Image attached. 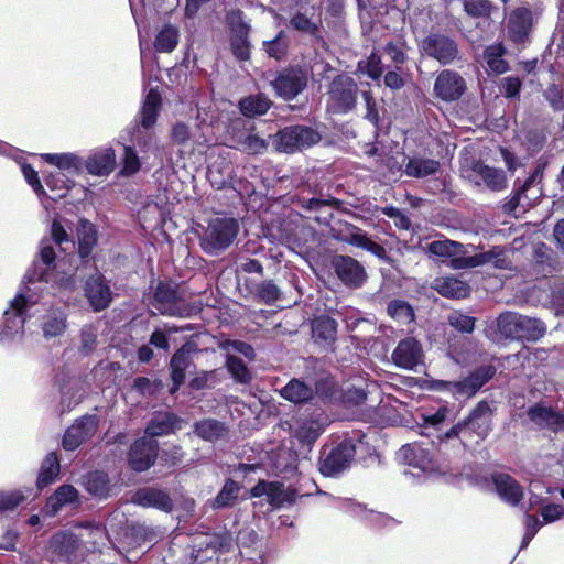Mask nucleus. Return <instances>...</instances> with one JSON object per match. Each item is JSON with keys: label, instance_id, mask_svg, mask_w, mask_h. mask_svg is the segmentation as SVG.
<instances>
[{"label": "nucleus", "instance_id": "1", "mask_svg": "<svg viewBox=\"0 0 564 564\" xmlns=\"http://www.w3.org/2000/svg\"><path fill=\"white\" fill-rule=\"evenodd\" d=\"M152 295L149 303L162 315L174 317H191L202 310L200 302H187L180 283L172 279L151 281Z\"/></svg>", "mask_w": 564, "mask_h": 564}, {"label": "nucleus", "instance_id": "2", "mask_svg": "<svg viewBox=\"0 0 564 564\" xmlns=\"http://www.w3.org/2000/svg\"><path fill=\"white\" fill-rule=\"evenodd\" d=\"M497 373L492 364L481 365L468 372L460 380H427L425 388L430 391L447 392L455 400H468L475 397Z\"/></svg>", "mask_w": 564, "mask_h": 564}, {"label": "nucleus", "instance_id": "3", "mask_svg": "<svg viewBox=\"0 0 564 564\" xmlns=\"http://www.w3.org/2000/svg\"><path fill=\"white\" fill-rule=\"evenodd\" d=\"M499 334L508 339L539 340L546 332L541 319L514 312H505L497 318Z\"/></svg>", "mask_w": 564, "mask_h": 564}, {"label": "nucleus", "instance_id": "4", "mask_svg": "<svg viewBox=\"0 0 564 564\" xmlns=\"http://www.w3.org/2000/svg\"><path fill=\"white\" fill-rule=\"evenodd\" d=\"M357 453L356 441L346 437L325 445L321 451L318 470L325 477H336L350 467Z\"/></svg>", "mask_w": 564, "mask_h": 564}, {"label": "nucleus", "instance_id": "5", "mask_svg": "<svg viewBox=\"0 0 564 564\" xmlns=\"http://www.w3.org/2000/svg\"><path fill=\"white\" fill-rule=\"evenodd\" d=\"M359 87L347 74L336 75L328 85L327 111L333 115H347L357 107Z\"/></svg>", "mask_w": 564, "mask_h": 564}, {"label": "nucleus", "instance_id": "6", "mask_svg": "<svg viewBox=\"0 0 564 564\" xmlns=\"http://www.w3.org/2000/svg\"><path fill=\"white\" fill-rule=\"evenodd\" d=\"M308 78V69L304 65L290 64L274 73L270 86L278 98L292 101L307 88Z\"/></svg>", "mask_w": 564, "mask_h": 564}, {"label": "nucleus", "instance_id": "7", "mask_svg": "<svg viewBox=\"0 0 564 564\" xmlns=\"http://www.w3.org/2000/svg\"><path fill=\"white\" fill-rule=\"evenodd\" d=\"M239 224L235 218H215L200 238L202 249L210 256L225 251L236 239Z\"/></svg>", "mask_w": 564, "mask_h": 564}, {"label": "nucleus", "instance_id": "8", "mask_svg": "<svg viewBox=\"0 0 564 564\" xmlns=\"http://www.w3.org/2000/svg\"><path fill=\"white\" fill-rule=\"evenodd\" d=\"M322 140L317 129L304 124H293L280 129L273 137L276 150L283 153H294L312 148Z\"/></svg>", "mask_w": 564, "mask_h": 564}, {"label": "nucleus", "instance_id": "9", "mask_svg": "<svg viewBox=\"0 0 564 564\" xmlns=\"http://www.w3.org/2000/svg\"><path fill=\"white\" fill-rule=\"evenodd\" d=\"M421 53L447 66L460 59L459 44L454 36L443 32L427 34L420 44Z\"/></svg>", "mask_w": 564, "mask_h": 564}, {"label": "nucleus", "instance_id": "10", "mask_svg": "<svg viewBox=\"0 0 564 564\" xmlns=\"http://www.w3.org/2000/svg\"><path fill=\"white\" fill-rule=\"evenodd\" d=\"M535 20V13L528 3L511 9L507 17L508 41L517 46H524L530 42Z\"/></svg>", "mask_w": 564, "mask_h": 564}, {"label": "nucleus", "instance_id": "11", "mask_svg": "<svg viewBox=\"0 0 564 564\" xmlns=\"http://www.w3.org/2000/svg\"><path fill=\"white\" fill-rule=\"evenodd\" d=\"M230 31L229 44L235 58L247 62L251 57V43L249 41L250 25L243 21V12L234 10L227 15Z\"/></svg>", "mask_w": 564, "mask_h": 564}, {"label": "nucleus", "instance_id": "12", "mask_svg": "<svg viewBox=\"0 0 564 564\" xmlns=\"http://www.w3.org/2000/svg\"><path fill=\"white\" fill-rule=\"evenodd\" d=\"M329 264L336 278L348 289H360L368 279L365 267L350 256L334 254Z\"/></svg>", "mask_w": 564, "mask_h": 564}, {"label": "nucleus", "instance_id": "13", "mask_svg": "<svg viewBox=\"0 0 564 564\" xmlns=\"http://www.w3.org/2000/svg\"><path fill=\"white\" fill-rule=\"evenodd\" d=\"M198 351L197 344L192 340L185 341L172 355L169 364L170 378L172 386L169 389L170 394H175L184 384L186 370L194 367L193 355Z\"/></svg>", "mask_w": 564, "mask_h": 564}, {"label": "nucleus", "instance_id": "14", "mask_svg": "<svg viewBox=\"0 0 564 564\" xmlns=\"http://www.w3.org/2000/svg\"><path fill=\"white\" fill-rule=\"evenodd\" d=\"M159 457V443L154 438H137L128 451V465L137 473L149 470Z\"/></svg>", "mask_w": 564, "mask_h": 564}, {"label": "nucleus", "instance_id": "15", "mask_svg": "<svg viewBox=\"0 0 564 564\" xmlns=\"http://www.w3.org/2000/svg\"><path fill=\"white\" fill-rule=\"evenodd\" d=\"M467 90L465 78L456 70L443 69L434 80V97L444 101L453 102L459 100Z\"/></svg>", "mask_w": 564, "mask_h": 564}, {"label": "nucleus", "instance_id": "16", "mask_svg": "<svg viewBox=\"0 0 564 564\" xmlns=\"http://www.w3.org/2000/svg\"><path fill=\"white\" fill-rule=\"evenodd\" d=\"M99 419L96 414H86L75 420L64 433L62 446L65 451H75L97 432Z\"/></svg>", "mask_w": 564, "mask_h": 564}, {"label": "nucleus", "instance_id": "17", "mask_svg": "<svg viewBox=\"0 0 564 564\" xmlns=\"http://www.w3.org/2000/svg\"><path fill=\"white\" fill-rule=\"evenodd\" d=\"M84 295L95 313L108 308L112 302V291L102 274L87 278L84 284Z\"/></svg>", "mask_w": 564, "mask_h": 564}, {"label": "nucleus", "instance_id": "18", "mask_svg": "<svg viewBox=\"0 0 564 564\" xmlns=\"http://www.w3.org/2000/svg\"><path fill=\"white\" fill-rule=\"evenodd\" d=\"M391 359L398 368L413 370L423 359L421 343L414 337L401 339L393 349Z\"/></svg>", "mask_w": 564, "mask_h": 564}, {"label": "nucleus", "instance_id": "19", "mask_svg": "<svg viewBox=\"0 0 564 564\" xmlns=\"http://www.w3.org/2000/svg\"><path fill=\"white\" fill-rule=\"evenodd\" d=\"M131 502L142 508H153L171 512L174 502L167 490L156 487H140L131 496Z\"/></svg>", "mask_w": 564, "mask_h": 564}, {"label": "nucleus", "instance_id": "20", "mask_svg": "<svg viewBox=\"0 0 564 564\" xmlns=\"http://www.w3.org/2000/svg\"><path fill=\"white\" fill-rule=\"evenodd\" d=\"M529 420L540 429H549L553 432L564 431V413L554 410L543 403H534L527 410Z\"/></svg>", "mask_w": 564, "mask_h": 564}, {"label": "nucleus", "instance_id": "21", "mask_svg": "<svg viewBox=\"0 0 564 564\" xmlns=\"http://www.w3.org/2000/svg\"><path fill=\"white\" fill-rule=\"evenodd\" d=\"M494 411L486 400L479 401L464 419L466 429H469L481 440H485L492 430Z\"/></svg>", "mask_w": 564, "mask_h": 564}, {"label": "nucleus", "instance_id": "22", "mask_svg": "<svg viewBox=\"0 0 564 564\" xmlns=\"http://www.w3.org/2000/svg\"><path fill=\"white\" fill-rule=\"evenodd\" d=\"M185 421L171 411H156L145 426L148 437L164 436L183 427Z\"/></svg>", "mask_w": 564, "mask_h": 564}, {"label": "nucleus", "instance_id": "23", "mask_svg": "<svg viewBox=\"0 0 564 564\" xmlns=\"http://www.w3.org/2000/svg\"><path fill=\"white\" fill-rule=\"evenodd\" d=\"M499 497L511 506H518L523 499V488L520 482L507 473L495 471L490 476Z\"/></svg>", "mask_w": 564, "mask_h": 564}, {"label": "nucleus", "instance_id": "24", "mask_svg": "<svg viewBox=\"0 0 564 564\" xmlns=\"http://www.w3.org/2000/svg\"><path fill=\"white\" fill-rule=\"evenodd\" d=\"M399 454L406 465L422 471L433 470L435 467L431 451L429 448H424L419 443H409L403 445L400 448Z\"/></svg>", "mask_w": 564, "mask_h": 564}, {"label": "nucleus", "instance_id": "25", "mask_svg": "<svg viewBox=\"0 0 564 564\" xmlns=\"http://www.w3.org/2000/svg\"><path fill=\"white\" fill-rule=\"evenodd\" d=\"M193 433L205 442L217 443L228 438L229 429L225 422L206 417L194 422Z\"/></svg>", "mask_w": 564, "mask_h": 564}, {"label": "nucleus", "instance_id": "26", "mask_svg": "<svg viewBox=\"0 0 564 564\" xmlns=\"http://www.w3.org/2000/svg\"><path fill=\"white\" fill-rule=\"evenodd\" d=\"M252 498L267 496V500L273 508H280L288 501L284 484L281 481H268L260 479L251 489Z\"/></svg>", "mask_w": 564, "mask_h": 564}, {"label": "nucleus", "instance_id": "27", "mask_svg": "<svg viewBox=\"0 0 564 564\" xmlns=\"http://www.w3.org/2000/svg\"><path fill=\"white\" fill-rule=\"evenodd\" d=\"M338 323L329 315H319L312 322V336L318 345L329 347L337 339Z\"/></svg>", "mask_w": 564, "mask_h": 564}, {"label": "nucleus", "instance_id": "28", "mask_svg": "<svg viewBox=\"0 0 564 564\" xmlns=\"http://www.w3.org/2000/svg\"><path fill=\"white\" fill-rule=\"evenodd\" d=\"M433 289L447 299H466L470 295V285L456 276H441L433 282Z\"/></svg>", "mask_w": 564, "mask_h": 564}, {"label": "nucleus", "instance_id": "29", "mask_svg": "<svg viewBox=\"0 0 564 564\" xmlns=\"http://www.w3.org/2000/svg\"><path fill=\"white\" fill-rule=\"evenodd\" d=\"M162 108V96L158 88H150L140 108V124L143 129H152Z\"/></svg>", "mask_w": 564, "mask_h": 564}, {"label": "nucleus", "instance_id": "30", "mask_svg": "<svg viewBox=\"0 0 564 564\" xmlns=\"http://www.w3.org/2000/svg\"><path fill=\"white\" fill-rule=\"evenodd\" d=\"M471 171L476 173L484 184L492 192H500L507 187V175L501 169L489 166L482 161H474Z\"/></svg>", "mask_w": 564, "mask_h": 564}, {"label": "nucleus", "instance_id": "31", "mask_svg": "<svg viewBox=\"0 0 564 564\" xmlns=\"http://www.w3.org/2000/svg\"><path fill=\"white\" fill-rule=\"evenodd\" d=\"M86 170L91 175L107 176L116 167V154L112 148L94 153L85 162Z\"/></svg>", "mask_w": 564, "mask_h": 564}, {"label": "nucleus", "instance_id": "32", "mask_svg": "<svg viewBox=\"0 0 564 564\" xmlns=\"http://www.w3.org/2000/svg\"><path fill=\"white\" fill-rule=\"evenodd\" d=\"M544 163H539L525 181L514 189L510 198L503 204V210L508 214L514 213L520 205L522 196L535 183H540L544 174Z\"/></svg>", "mask_w": 564, "mask_h": 564}, {"label": "nucleus", "instance_id": "33", "mask_svg": "<svg viewBox=\"0 0 564 564\" xmlns=\"http://www.w3.org/2000/svg\"><path fill=\"white\" fill-rule=\"evenodd\" d=\"M345 241L351 246L361 248L379 259L387 258L386 248L373 241L366 232L356 226H351V231L345 237Z\"/></svg>", "mask_w": 564, "mask_h": 564}, {"label": "nucleus", "instance_id": "34", "mask_svg": "<svg viewBox=\"0 0 564 564\" xmlns=\"http://www.w3.org/2000/svg\"><path fill=\"white\" fill-rule=\"evenodd\" d=\"M77 239L78 256L85 260L89 258L98 241V234L95 225L87 219H82L77 228Z\"/></svg>", "mask_w": 564, "mask_h": 564}, {"label": "nucleus", "instance_id": "35", "mask_svg": "<svg viewBox=\"0 0 564 564\" xmlns=\"http://www.w3.org/2000/svg\"><path fill=\"white\" fill-rule=\"evenodd\" d=\"M273 102L263 93L249 95L239 101L240 112L248 118L263 116L271 108Z\"/></svg>", "mask_w": 564, "mask_h": 564}, {"label": "nucleus", "instance_id": "36", "mask_svg": "<svg viewBox=\"0 0 564 564\" xmlns=\"http://www.w3.org/2000/svg\"><path fill=\"white\" fill-rule=\"evenodd\" d=\"M61 473V465L58 456L55 452H50L46 454L44 459L42 460L37 479L36 487L39 490H43L45 487L55 482Z\"/></svg>", "mask_w": 564, "mask_h": 564}, {"label": "nucleus", "instance_id": "37", "mask_svg": "<svg viewBox=\"0 0 564 564\" xmlns=\"http://www.w3.org/2000/svg\"><path fill=\"white\" fill-rule=\"evenodd\" d=\"M82 484L86 491L94 497L102 499L109 496L110 479L105 471H89L83 477Z\"/></svg>", "mask_w": 564, "mask_h": 564}, {"label": "nucleus", "instance_id": "38", "mask_svg": "<svg viewBox=\"0 0 564 564\" xmlns=\"http://www.w3.org/2000/svg\"><path fill=\"white\" fill-rule=\"evenodd\" d=\"M280 394L283 399L290 402L302 404L313 399L314 391L312 387L305 382L299 379H292L281 389Z\"/></svg>", "mask_w": 564, "mask_h": 564}, {"label": "nucleus", "instance_id": "39", "mask_svg": "<svg viewBox=\"0 0 564 564\" xmlns=\"http://www.w3.org/2000/svg\"><path fill=\"white\" fill-rule=\"evenodd\" d=\"M507 48L502 42L488 45L484 51V58L487 66L497 75L507 73L510 69L509 63L503 59Z\"/></svg>", "mask_w": 564, "mask_h": 564}, {"label": "nucleus", "instance_id": "40", "mask_svg": "<svg viewBox=\"0 0 564 564\" xmlns=\"http://www.w3.org/2000/svg\"><path fill=\"white\" fill-rule=\"evenodd\" d=\"M242 486L231 478H226L221 489L212 501L214 509L234 507L239 498Z\"/></svg>", "mask_w": 564, "mask_h": 564}, {"label": "nucleus", "instance_id": "41", "mask_svg": "<svg viewBox=\"0 0 564 564\" xmlns=\"http://www.w3.org/2000/svg\"><path fill=\"white\" fill-rule=\"evenodd\" d=\"M290 26L295 31L312 36L316 42H324L321 22H316L303 12H295L290 19Z\"/></svg>", "mask_w": 564, "mask_h": 564}, {"label": "nucleus", "instance_id": "42", "mask_svg": "<svg viewBox=\"0 0 564 564\" xmlns=\"http://www.w3.org/2000/svg\"><path fill=\"white\" fill-rule=\"evenodd\" d=\"M440 162L433 159L412 158L405 164L404 173L411 177H425L440 170Z\"/></svg>", "mask_w": 564, "mask_h": 564}, {"label": "nucleus", "instance_id": "43", "mask_svg": "<svg viewBox=\"0 0 564 564\" xmlns=\"http://www.w3.org/2000/svg\"><path fill=\"white\" fill-rule=\"evenodd\" d=\"M78 490L73 485L64 484L47 499V506L56 513L64 506L78 502Z\"/></svg>", "mask_w": 564, "mask_h": 564}, {"label": "nucleus", "instance_id": "44", "mask_svg": "<svg viewBox=\"0 0 564 564\" xmlns=\"http://www.w3.org/2000/svg\"><path fill=\"white\" fill-rule=\"evenodd\" d=\"M387 313L401 325H409L415 319V313L412 305L400 299H393L388 303Z\"/></svg>", "mask_w": 564, "mask_h": 564}, {"label": "nucleus", "instance_id": "45", "mask_svg": "<svg viewBox=\"0 0 564 564\" xmlns=\"http://www.w3.org/2000/svg\"><path fill=\"white\" fill-rule=\"evenodd\" d=\"M262 46L270 58L280 62L286 57L290 42L284 30H280L272 40L264 41Z\"/></svg>", "mask_w": 564, "mask_h": 564}, {"label": "nucleus", "instance_id": "46", "mask_svg": "<svg viewBox=\"0 0 564 564\" xmlns=\"http://www.w3.org/2000/svg\"><path fill=\"white\" fill-rule=\"evenodd\" d=\"M503 256V250L499 247H495L491 250L475 254L467 258H455L453 259V267L460 268H474L485 263L494 262L495 258Z\"/></svg>", "mask_w": 564, "mask_h": 564}, {"label": "nucleus", "instance_id": "47", "mask_svg": "<svg viewBox=\"0 0 564 564\" xmlns=\"http://www.w3.org/2000/svg\"><path fill=\"white\" fill-rule=\"evenodd\" d=\"M178 44V31L171 24L164 28L156 34L154 40V48L159 53H171Z\"/></svg>", "mask_w": 564, "mask_h": 564}, {"label": "nucleus", "instance_id": "48", "mask_svg": "<svg viewBox=\"0 0 564 564\" xmlns=\"http://www.w3.org/2000/svg\"><path fill=\"white\" fill-rule=\"evenodd\" d=\"M226 368L237 383L249 384L252 381V375L241 358L227 355Z\"/></svg>", "mask_w": 564, "mask_h": 564}, {"label": "nucleus", "instance_id": "49", "mask_svg": "<svg viewBox=\"0 0 564 564\" xmlns=\"http://www.w3.org/2000/svg\"><path fill=\"white\" fill-rule=\"evenodd\" d=\"M463 9L473 19H489L497 7L491 0H464Z\"/></svg>", "mask_w": 564, "mask_h": 564}, {"label": "nucleus", "instance_id": "50", "mask_svg": "<svg viewBox=\"0 0 564 564\" xmlns=\"http://www.w3.org/2000/svg\"><path fill=\"white\" fill-rule=\"evenodd\" d=\"M126 536L133 545H142L151 542L155 538V531L151 525L145 523L134 522L127 525Z\"/></svg>", "mask_w": 564, "mask_h": 564}, {"label": "nucleus", "instance_id": "51", "mask_svg": "<svg viewBox=\"0 0 564 564\" xmlns=\"http://www.w3.org/2000/svg\"><path fill=\"white\" fill-rule=\"evenodd\" d=\"M67 327L66 315L63 312H54L46 316L42 323V330L45 338L61 336Z\"/></svg>", "mask_w": 564, "mask_h": 564}, {"label": "nucleus", "instance_id": "52", "mask_svg": "<svg viewBox=\"0 0 564 564\" xmlns=\"http://www.w3.org/2000/svg\"><path fill=\"white\" fill-rule=\"evenodd\" d=\"M26 307H28V297L23 293H18L13 300L10 302V310H7L4 312V318L7 323V327L11 328L9 326V323L11 318L19 319V327L23 328L25 323V314H26Z\"/></svg>", "mask_w": 564, "mask_h": 564}, {"label": "nucleus", "instance_id": "53", "mask_svg": "<svg viewBox=\"0 0 564 564\" xmlns=\"http://www.w3.org/2000/svg\"><path fill=\"white\" fill-rule=\"evenodd\" d=\"M463 245L452 240H434L427 245V250L431 254L440 258L455 259L459 253Z\"/></svg>", "mask_w": 564, "mask_h": 564}, {"label": "nucleus", "instance_id": "54", "mask_svg": "<svg viewBox=\"0 0 564 564\" xmlns=\"http://www.w3.org/2000/svg\"><path fill=\"white\" fill-rule=\"evenodd\" d=\"M477 319L462 311H453L447 316V324L456 332L462 334H471L475 329Z\"/></svg>", "mask_w": 564, "mask_h": 564}, {"label": "nucleus", "instance_id": "55", "mask_svg": "<svg viewBox=\"0 0 564 564\" xmlns=\"http://www.w3.org/2000/svg\"><path fill=\"white\" fill-rule=\"evenodd\" d=\"M361 96L366 104L365 118L372 123L376 134H378L382 129L383 118L380 116L379 109L377 107V100L370 90L362 91Z\"/></svg>", "mask_w": 564, "mask_h": 564}, {"label": "nucleus", "instance_id": "56", "mask_svg": "<svg viewBox=\"0 0 564 564\" xmlns=\"http://www.w3.org/2000/svg\"><path fill=\"white\" fill-rule=\"evenodd\" d=\"M254 295L259 301L271 305L280 300L281 291L273 280H263L257 285Z\"/></svg>", "mask_w": 564, "mask_h": 564}, {"label": "nucleus", "instance_id": "57", "mask_svg": "<svg viewBox=\"0 0 564 564\" xmlns=\"http://www.w3.org/2000/svg\"><path fill=\"white\" fill-rule=\"evenodd\" d=\"M26 500V496L22 490H1L0 491V513L15 510Z\"/></svg>", "mask_w": 564, "mask_h": 564}, {"label": "nucleus", "instance_id": "58", "mask_svg": "<svg viewBox=\"0 0 564 564\" xmlns=\"http://www.w3.org/2000/svg\"><path fill=\"white\" fill-rule=\"evenodd\" d=\"M141 169L140 159L131 145H126L123 150L122 158V169L121 174L126 176H131L137 174Z\"/></svg>", "mask_w": 564, "mask_h": 564}, {"label": "nucleus", "instance_id": "59", "mask_svg": "<svg viewBox=\"0 0 564 564\" xmlns=\"http://www.w3.org/2000/svg\"><path fill=\"white\" fill-rule=\"evenodd\" d=\"M406 42L403 36H399L397 41L388 42L383 51L389 55L395 64H404L408 59L405 54Z\"/></svg>", "mask_w": 564, "mask_h": 564}, {"label": "nucleus", "instance_id": "60", "mask_svg": "<svg viewBox=\"0 0 564 564\" xmlns=\"http://www.w3.org/2000/svg\"><path fill=\"white\" fill-rule=\"evenodd\" d=\"M45 184L51 191H61L57 194L59 198H63L72 185H74L73 181L67 178L62 172L51 173L45 177Z\"/></svg>", "mask_w": 564, "mask_h": 564}, {"label": "nucleus", "instance_id": "61", "mask_svg": "<svg viewBox=\"0 0 564 564\" xmlns=\"http://www.w3.org/2000/svg\"><path fill=\"white\" fill-rule=\"evenodd\" d=\"M522 80L518 76H507L500 79L499 90L507 99H517L520 97Z\"/></svg>", "mask_w": 564, "mask_h": 564}, {"label": "nucleus", "instance_id": "62", "mask_svg": "<svg viewBox=\"0 0 564 564\" xmlns=\"http://www.w3.org/2000/svg\"><path fill=\"white\" fill-rule=\"evenodd\" d=\"M543 96L554 111L564 110V93L560 85H549L543 91Z\"/></svg>", "mask_w": 564, "mask_h": 564}, {"label": "nucleus", "instance_id": "63", "mask_svg": "<svg viewBox=\"0 0 564 564\" xmlns=\"http://www.w3.org/2000/svg\"><path fill=\"white\" fill-rule=\"evenodd\" d=\"M184 452L178 445H173L170 448L163 449L160 459L164 466L175 467L183 460Z\"/></svg>", "mask_w": 564, "mask_h": 564}, {"label": "nucleus", "instance_id": "64", "mask_svg": "<svg viewBox=\"0 0 564 564\" xmlns=\"http://www.w3.org/2000/svg\"><path fill=\"white\" fill-rule=\"evenodd\" d=\"M295 437L303 446L310 451L319 437V432L312 425H304L296 431Z\"/></svg>", "mask_w": 564, "mask_h": 564}]
</instances>
